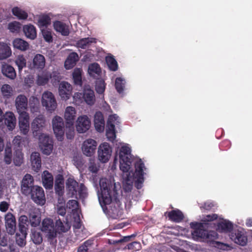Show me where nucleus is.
Instances as JSON below:
<instances>
[{
	"instance_id": "obj_1",
	"label": "nucleus",
	"mask_w": 252,
	"mask_h": 252,
	"mask_svg": "<svg viewBox=\"0 0 252 252\" xmlns=\"http://www.w3.org/2000/svg\"><path fill=\"white\" fill-rule=\"evenodd\" d=\"M99 185L101 196H99V201L103 212L106 214H111L118 216L121 213V202L115 197L113 200L111 195L112 186L108 182L106 179H100Z\"/></svg>"
},
{
	"instance_id": "obj_2",
	"label": "nucleus",
	"mask_w": 252,
	"mask_h": 252,
	"mask_svg": "<svg viewBox=\"0 0 252 252\" xmlns=\"http://www.w3.org/2000/svg\"><path fill=\"white\" fill-rule=\"evenodd\" d=\"M218 217L217 214H212L204 217L202 220L203 222H191L190 223V226L193 229L191 232L193 238L195 239H203L209 241L216 239L218 235L217 232L215 231H208L204 227V225L208 224L207 222L216 220Z\"/></svg>"
},
{
	"instance_id": "obj_3",
	"label": "nucleus",
	"mask_w": 252,
	"mask_h": 252,
	"mask_svg": "<svg viewBox=\"0 0 252 252\" xmlns=\"http://www.w3.org/2000/svg\"><path fill=\"white\" fill-rule=\"evenodd\" d=\"M130 153L131 150L128 147L123 146L120 148L119 154L120 168L123 172V178L127 181H130L131 178L130 175V173L129 172L131 165Z\"/></svg>"
},
{
	"instance_id": "obj_4",
	"label": "nucleus",
	"mask_w": 252,
	"mask_h": 252,
	"mask_svg": "<svg viewBox=\"0 0 252 252\" xmlns=\"http://www.w3.org/2000/svg\"><path fill=\"white\" fill-rule=\"evenodd\" d=\"M39 146L44 154L49 155L53 149V141L48 135L42 133L39 136Z\"/></svg>"
},
{
	"instance_id": "obj_5",
	"label": "nucleus",
	"mask_w": 252,
	"mask_h": 252,
	"mask_svg": "<svg viewBox=\"0 0 252 252\" xmlns=\"http://www.w3.org/2000/svg\"><path fill=\"white\" fill-rule=\"evenodd\" d=\"M29 196L35 203L39 205H44L46 202L44 191L43 188L38 186L31 188Z\"/></svg>"
},
{
	"instance_id": "obj_6",
	"label": "nucleus",
	"mask_w": 252,
	"mask_h": 252,
	"mask_svg": "<svg viewBox=\"0 0 252 252\" xmlns=\"http://www.w3.org/2000/svg\"><path fill=\"white\" fill-rule=\"evenodd\" d=\"M145 168L144 163L141 159L135 163V171L134 176L136 179L135 181V187L137 189H140L142 187L144 182V172L143 168Z\"/></svg>"
},
{
	"instance_id": "obj_7",
	"label": "nucleus",
	"mask_w": 252,
	"mask_h": 252,
	"mask_svg": "<svg viewBox=\"0 0 252 252\" xmlns=\"http://www.w3.org/2000/svg\"><path fill=\"white\" fill-rule=\"evenodd\" d=\"M52 123L53 130L57 139L62 141L64 134V125L63 118L56 116L53 119Z\"/></svg>"
},
{
	"instance_id": "obj_8",
	"label": "nucleus",
	"mask_w": 252,
	"mask_h": 252,
	"mask_svg": "<svg viewBox=\"0 0 252 252\" xmlns=\"http://www.w3.org/2000/svg\"><path fill=\"white\" fill-rule=\"evenodd\" d=\"M41 101L42 105L50 112L54 111L57 107V104L55 96L50 92H45L43 94Z\"/></svg>"
},
{
	"instance_id": "obj_9",
	"label": "nucleus",
	"mask_w": 252,
	"mask_h": 252,
	"mask_svg": "<svg viewBox=\"0 0 252 252\" xmlns=\"http://www.w3.org/2000/svg\"><path fill=\"white\" fill-rule=\"evenodd\" d=\"M112 153V149L107 143H103L100 144L98 149V158L102 162H107Z\"/></svg>"
},
{
	"instance_id": "obj_10",
	"label": "nucleus",
	"mask_w": 252,
	"mask_h": 252,
	"mask_svg": "<svg viewBox=\"0 0 252 252\" xmlns=\"http://www.w3.org/2000/svg\"><path fill=\"white\" fill-rule=\"evenodd\" d=\"M41 230L47 233V236L50 239H53L56 237L57 233L54 228V223L51 219L46 218L43 220Z\"/></svg>"
},
{
	"instance_id": "obj_11",
	"label": "nucleus",
	"mask_w": 252,
	"mask_h": 252,
	"mask_svg": "<svg viewBox=\"0 0 252 252\" xmlns=\"http://www.w3.org/2000/svg\"><path fill=\"white\" fill-rule=\"evenodd\" d=\"M34 180L32 176L29 174H26L23 177L21 184V190L23 194L29 196L31 188L34 187Z\"/></svg>"
},
{
	"instance_id": "obj_12",
	"label": "nucleus",
	"mask_w": 252,
	"mask_h": 252,
	"mask_svg": "<svg viewBox=\"0 0 252 252\" xmlns=\"http://www.w3.org/2000/svg\"><path fill=\"white\" fill-rule=\"evenodd\" d=\"M91 126V121L86 115L80 116L76 121V128L77 131L80 133H85L89 129Z\"/></svg>"
},
{
	"instance_id": "obj_13",
	"label": "nucleus",
	"mask_w": 252,
	"mask_h": 252,
	"mask_svg": "<svg viewBox=\"0 0 252 252\" xmlns=\"http://www.w3.org/2000/svg\"><path fill=\"white\" fill-rule=\"evenodd\" d=\"M76 115V111L74 107L68 106L66 108L64 112V118L66 121V128H69L70 130L73 129Z\"/></svg>"
},
{
	"instance_id": "obj_14",
	"label": "nucleus",
	"mask_w": 252,
	"mask_h": 252,
	"mask_svg": "<svg viewBox=\"0 0 252 252\" xmlns=\"http://www.w3.org/2000/svg\"><path fill=\"white\" fill-rule=\"evenodd\" d=\"M72 86L67 82L63 81L59 84V93L63 100L68 99L72 94Z\"/></svg>"
},
{
	"instance_id": "obj_15",
	"label": "nucleus",
	"mask_w": 252,
	"mask_h": 252,
	"mask_svg": "<svg viewBox=\"0 0 252 252\" xmlns=\"http://www.w3.org/2000/svg\"><path fill=\"white\" fill-rule=\"evenodd\" d=\"M96 142L92 139L86 140L83 144L82 150L83 154L88 157H91L96 149Z\"/></svg>"
},
{
	"instance_id": "obj_16",
	"label": "nucleus",
	"mask_w": 252,
	"mask_h": 252,
	"mask_svg": "<svg viewBox=\"0 0 252 252\" xmlns=\"http://www.w3.org/2000/svg\"><path fill=\"white\" fill-rule=\"evenodd\" d=\"M30 116L28 113H23L19 116V126L20 130L23 134L26 135L30 130Z\"/></svg>"
},
{
	"instance_id": "obj_17",
	"label": "nucleus",
	"mask_w": 252,
	"mask_h": 252,
	"mask_svg": "<svg viewBox=\"0 0 252 252\" xmlns=\"http://www.w3.org/2000/svg\"><path fill=\"white\" fill-rule=\"evenodd\" d=\"M5 227L7 232L14 234L16 230V219L15 216L11 213H8L5 216Z\"/></svg>"
},
{
	"instance_id": "obj_18",
	"label": "nucleus",
	"mask_w": 252,
	"mask_h": 252,
	"mask_svg": "<svg viewBox=\"0 0 252 252\" xmlns=\"http://www.w3.org/2000/svg\"><path fill=\"white\" fill-rule=\"evenodd\" d=\"M15 106L19 114L27 113L26 110L28 108V99L23 94L17 96L15 100Z\"/></svg>"
},
{
	"instance_id": "obj_19",
	"label": "nucleus",
	"mask_w": 252,
	"mask_h": 252,
	"mask_svg": "<svg viewBox=\"0 0 252 252\" xmlns=\"http://www.w3.org/2000/svg\"><path fill=\"white\" fill-rule=\"evenodd\" d=\"M45 125V119L44 117L40 115L36 117L32 123V129L33 133L37 135L38 131H40L44 127Z\"/></svg>"
},
{
	"instance_id": "obj_20",
	"label": "nucleus",
	"mask_w": 252,
	"mask_h": 252,
	"mask_svg": "<svg viewBox=\"0 0 252 252\" xmlns=\"http://www.w3.org/2000/svg\"><path fill=\"white\" fill-rule=\"evenodd\" d=\"M66 186L70 196L77 198V191L80 186L79 183L74 179L69 178L66 181Z\"/></svg>"
},
{
	"instance_id": "obj_21",
	"label": "nucleus",
	"mask_w": 252,
	"mask_h": 252,
	"mask_svg": "<svg viewBox=\"0 0 252 252\" xmlns=\"http://www.w3.org/2000/svg\"><path fill=\"white\" fill-rule=\"evenodd\" d=\"M94 125L97 131L102 132L104 130V119L102 113L100 111L96 112L94 115Z\"/></svg>"
},
{
	"instance_id": "obj_22",
	"label": "nucleus",
	"mask_w": 252,
	"mask_h": 252,
	"mask_svg": "<svg viewBox=\"0 0 252 252\" xmlns=\"http://www.w3.org/2000/svg\"><path fill=\"white\" fill-rule=\"evenodd\" d=\"M231 239L235 242V243L241 245L245 246L247 243V237L244 233L241 231L237 230L235 233L231 234Z\"/></svg>"
},
{
	"instance_id": "obj_23",
	"label": "nucleus",
	"mask_w": 252,
	"mask_h": 252,
	"mask_svg": "<svg viewBox=\"0 0 252 252\" xmlns=\"http://www.w3.org/2000/svg\"><path fill=\"white\" fill-rule=\"evenodd\" d=\"M31 165L34 171H38L41 167V159L40 154L37 152L32 153L30 157Z\"/></svg>"
},
{
	"instance_id": "obj_24",
	"label": "nucleus",
	"mask_w": 252,
	"mask_h": 252,
	"mask_svg": "<svg viewBox=\"0 0 252 252\" xmlns=\"http://www.w3.org/2000/svg\"><path fill=\"white\" fill-rule=\"evenodd\" d=\"M4 124L9 130H13L16 126V119L13 113L8 112L4 116Z\"/></svg>"
},
{
	"instance_id": "obj_25",
	"label": "nucleus",
	"mask_w": 252,
	"mask_h": 252,
	"mask_svg": "<svg viewBox=\"0 0 252 252\" xmlns=\"http://www.w3.org/2000/svg\"><path fill=\"white\" fill-rule=\"evenodd\" d=\"M168 214V217L171 221L175 222H180L182 221L184 218L183 213L179 209L172 210L169 212H166L165 214Z\"/></svg>"
},
{
	"instance_id": "obj_26",
	"label": "nucleus",
	"mask_w": 252,
	"mask_h": 252,
	"mask_svg": "<svg viewBox=\"0 0 252 252\" xmlns=\"http://www.w3.org/2000/svg\"><path fill=\"white\" fill-rule=\"evenodd\" d=\"M54 29L63 36H67L69 34L68 27L63 22L56 21L53 24Z\"/></svg>"
},
{
	"instance_id": "obj_27",
	"label": "nucleus",
	"mask_w": 252,
	"mask_h": 252,
	"mask_svg": "<svg viewBox=\"0 0 252 252\" xmlns=\"http://www.w3.org/2000/svg\"><path fill=\"white\" fill-rule=\"evenodd\" d=\"M42 183L44 187L46 189H51L53 186V177L48 171L43 172L42 176Z\"/></svg>"
},
{
	"instance_id": "obj_28",
	"label": "nucleus",
	"mask_w": 252,
	"mask_h": 252,
	"mask_svg": "<svg viewBox=\"0 0 252 252\" xmlns=\"http://www.w3.org/2000/svg\"><path fill=\"white\" fill-rule=\"evenodd\" d=\"M79 60L78 54L75 52L70 53L64 62V66L66 69H69L75 66Z\"/></svg>"
},
{
	"instance_id": "obj_29",
	"label": "nucleus",
	"mask_w": 252,
	"mask_h": 252,
	"mask_svg": "<svg viewBox=\"0 0 252 252\" xmlns=\"http://www.w3.org/2000/svg\"><path fill=\"white\" fill-rule=\"evenodd\" d=\"M23 32L26 36L31 39H34L36 37L35 28L32 25H27L23 26Z\"/></svg>"
},
{
	"instance_id": "obj_30",
	"label": "nucleus",
	"mask_w": 252,
	"mask_h": 252,
	"mask_svg": "<svg viewBox=\"0 0 252 252\" xmlns=\"http://www.w3.org/2000/svg\"><path fill=\"white\" fill-rule=\"evenodd\" d=\"M45 64V59L41 54H36L33 59V67L35 69H42Z\"/></svg>"
},
{
	"instance_id": "obj_31",
	"label": "nucleus",
	"mask_w": 252,
	"mask_h": 252,
	"mask_svg": "<svg viewBox=\"0 0 252 252\" xmlns=\"http://www.w3.org/2000/svg\"><path fill=\"white\" fill-rule=\"evenodd\" d=\"M96 42V38L93 37H86L82 38L76 42L77 47L85 49L88 48L92 43Z\"/></svg>"
},
{
	"instance_id": "obj_32",
	"label": "nucleus",
	"mask_w": 252,
	"mask_h": 252,
	"mask_svg": "<svg viewBox=\"0 0 252 252\" xmlns=\"http://www.w3.org/2000/svg\"><path fill=\"white\" fill-rule=\"evenodd\" d=\"M12 43L14 48L22 51L27 50L29 47L28 42L20 38H15Z\"/></svg>"
},
{
	"instance_id": "obj_33",
	"label": "nucleus",
	"mask_w": 252,
	"mask_h": 252,
	"mask_svg": "<svg viewBox=\"0 0 252 252\" xmlns=\"http://www.w3.org/2000/svg\"><path fill=\"white\" fill-rule=\"evenodd\" d=\"M11 55L10 47L7 44L0 42V60L7 59Z\"/></svg>"
},
{
	"instance_id": "obj_34",
	"label": "nucleus",
	"mask_w": 252,
	"mask_h": 252,
	"mask_svg": "<svg viewBox=\"0 0 252 252\" xmlns=\"http://www.w3.org/2000/svg\"><path fill=\"white\" fill-rule=\"evenodd\" d=\"M83 97L86 102L89 105H93L95 101L94 92L91 89H85L84 91Z\"/></svg>"
},
{
	"instance_id": "obj_35",
	"label": "nucleus",
	"mask_w": 252,
	"mask_h": 252,
	"mask_svg": "<svg viewBox=\"0 0 252 252\" xmlns=\"http://www.w3.org/2000/svg\"><path fill=\"white\" fill-rule=\"evenodd\" d=\"M3 74L7 77L14 79L16 76V73L13 67L10 65H5L2 67Z\"/></svg>"
},
{
	"instance_id": "obj_36",
	"label": "nucleus",
	"mask_w": 252,
	"mask_h": 252,
	"mask_svg": "<svg viewBox=\"0 0 252 252\" xmlns=\"http://www.w3.org/2000/svg\"><path fill=\"white\" fill-rule=\"evenodd\" d=\"M22 149H18L14 150L13 155V162L15 165L20 166L24 161V154Z\"/></svg>"
},
{
	"instance_id": "obj_37",
	"label": "nucleus",
	"mask_w": 252,
	"mask_h": 252,
	"mask_svg": "<svg viewBox=\"0 0 252 252\" xmlns=\"http://www.w3.org/2000/svg\"><path fill=\"white\" fill-rule=\"evenodd\" d=\"M55 190L56 193L59 196H62L63 194L64 190L63 179L61 176L55 181Z\"/></svg>"
},
{
	"instance_id": "obj_38",
	"label": "nucleus",
	"mask_w": 252,
	"mask_h": 252,
	"mask_svg": "<svg viewBox=\"0 0 252 252\" xmlns=\"http://www.w3.org/2000/svg\"><path fill=\"white\" fill-rule=\"evenodd\" d=\"M72 77L73 82L75 85L79 86L82 85L81 69L78 68L74 69L72 73Z\"/></svg>"
},
{
	"instance_id": "obj_39",
	"label": "nucleus",
	"mask_w": 252,
	"mask_h": 252,
	"mask_svg": "<svg viewBox=\"0 0 252 252\" xmlns=\"http://www.w3.org/2000/svg\"><path fill=\"white\" fill-rule=\"evenodd\" d=\"M12 14L19 19L25 20L28 18V13L18 7H14L12 9Z\"/></svg>"
},
{
	"instance_id": "obj_40",
	"label": "nucleus",
	"mask_w": 252,
	"mask_h": 252,
	"mask_svg": "<svg viewBox=\"0 0 252 252\" xmlns=\"http://www.w3.org/2000/svg\"><path fill=\"white\" fill-rule=\"evenodd\" d=\"M106 62L110 70L115 71L118 69V63L113 56L106 57Z\"/></svg>"
},
{
	"instance_id": "obj_41",
	"label": "nucleus",
	"mask_w": 252,
	"mask_h": 252,
	"mask_svg": "<svg viewBox=\"0 0 252 252\" xmlns=\"http://www.w3.org/2000/svg\"><path fill=\"white\" fill-rule=\"evenodd\" d=\"M125 80L121 77H117L115 80V88L119 94L123 93L125 87Z\"/></svg>"
},
{
	"instance_id": "obj_42",
	"label": "nucleus",
	"mask_w": 252,
	"mask_h": 252,
	"mask_svg": "<svg viewBox=\"0 0 252 252\" xmlns=\"http://www.w3.org/2000/svg\"><path fill=\"white\" fill-rule=\"evenodd\" d=\"M31 237L33 242L36 245H39L42 242V236L39 231H32Z\"/></svg>"
},
{
	"instance_id": "obj_43",
	"label": "nucleus",
	"mask_w": 252,
	"mask_h": 252,
	"mask_svg": "<svg viewBox=\"0 0 252 252\" xmlns=\"http://www.w3.org/2000/svg\"><path fill=\"white\" fill-rule=\"evenodd\" d=\"M51 23V18L47 15H43L39 17L38 25L39 27H46Z\"/></svg>"
},
{
	"instance_id": "obj_44",
	"label": "nucleus",
	"mask_w": 252,
	"mask_h": 252,
	"mask_svg": "<svg viewBox=\"0 0 252 252\" xmlns=\"http://www.w3.org/2000/svg\"><path fill=\"white\" fill-rule=\"evenodd\" d=\"M218 227L223 231L228 232H230L233 228V224L229 221H224L220 222Z\"/></svg>"
},
{
	"instance_id": "obj_45",
	"label": "nucleus",
	"mask_w": 252,
	"mask_h": 252,
	"mask_svg": "<svg viewBox=\"0 0 252 252\" xmlns=\"http://www.w3.org/2000/svg\"><path fill=\"white\" fill-rule=\"evenodd\" d=\"M1 91L3 97L8 98L12 95L13 90L10 85L4 84L1 87Z\"/></svg>"
},
{
	"instance_id": "obj_46",
	"label": "nucleus",
	"mask_w": 252,
	"mask_h": 252,
	"mask_svg": "<svg viewBox=\"0 0 252 252\" xmlns=\"http://www.w3.org/2000/svg\"><path fill=\"white\" fill-rule=\"evenodd\" d=\"M21 28V24L17 21L10 22L8 25V29L13 33L19 32Z\"/></svg>"
},
{
	"instance_id": "obj_47",
	"label": "nucleus",
	"mask_w": 252,
	"mask_h": 252,
	"mask_svg": "<svg viewBox=\"0 0 252 252\" xmlns=\"http://www.w3.org/2000/svg\"><path fill=\"white\" fill-rule=\"evenodd\" d=\"M118 119L116 115H110L107 122L106 128L109 129L115 130V123Z\"/></svg>"
},
{
	"instance_id": "obj_48",
	"label": "nucleus",
	"mask_w": 252,
	"mask_h": 252,
	"mask_svg": "<svg viewBox=\"0 0 252 252\" xmlns=\"http://www.w3.org/2000/svg\"><path fill=\"white\" fill-rule=\"evenodd\" d=\"M15 63L18 67L19 71H21L24 67H26V60L23 55L19 56L15 60Z\"/></svg>"
},
{
	"instance_id": "obj_49",
	"label": "nucleus",
	"mask_w": 252,
	"mask_h": 252,
	"mask_svg": "<svg viewBox=\"0 0 252 252\" xmlns=\"http://www.w3.org/2000/svg\"><path fill=\"white\" fill-rule=\"evenodd\" d=\"M105 83L104 80H99L96 81L95 84V90L99 94L104 93L105 89Z\"/></svg>"
},
{
	"instance_id": "obj_50",
	"label": "nucleus",
	"mask_w": 252,
	"mask_h": 252,
	"mask_svg": "<svg viewBox=\"0 0 252 252\" xmlns=\"http://www.w3.org/2000/svg\"><path fill=\"white\" fill-rule=\"evenodd\" d=\"M23 141V138L21 136L17 135L14 138L12 143L14 150L18 149H22V144Z\"/></svg>"
},
{
	"instance_id": "obj_51",
	"label": "nucleus",
	"mask_w": 252,
	"mask_h": 252,
	"mask_svg": "<svg viewBox=\"0 0 252 252\" xmlns=\"http://www.w3.org/2000/svg\"><path fill=\"white\" fill-rule=\"evenodd\" d=\"M89 71L90 74H99L101 72V68L97 63H93L89 66Z\"/></svg>"
},
{
	"instance_id": "obj_52",
	"label": "nucleus",
	"mask_w": 252,
	"mask_h": 252,
	"mask_svg": "<svg viewBox=\"0 0 252 252\" xmlns=\"http://www.w3.org/2000/svg\"><path fill=\"white\" fill-rule=\"evenodd\" d=\"M29 105L32 111H36L39 105L38 99L34 96L31 97L29 100Z\"/></svg>"
},
{
	"instance_id": "obj_53",
	"label": "nucleus",
	"mask_w": 252,
	"mask_h": 252,
	"mask_svg": "<svg viewBox=\"0 0 252 252\" xmlns=\"http://www.w3.org/2000/svg\"><path fill=\"white\" fill-rule=\"evenodd\" d=\"M5 162L9 164L12 161V150L10 147H6L5 149V155L4 157Z\"/></svg>"
},
{
	"instance_id": "obj_54",
	"label": "nucleus",
	"mask_w": 252,
	"mask_h": 252,
	"mask_svg": "<svg viewBox=\"0 0 252 252\" xmlns=\"http://www.w3.org/2000/svg\"><path fill=\"white\" fill-rule=\"evenodd\" d=\"M79 207V203L75 200H70L66 204V207L73 211H76Z\"/></svg>"
},
{
	"instance_id": "obj_55",
	"label": "nucleus",
	"mask_w": 252,
	"mask_h": 252,
	"mask_svg": "<svg viewBox=\"0 0 252 252\" xmlns=\"http://www.w3.org/2000/svg\"><path fill=\"white\" fill-rule=\"evenodd\" d=\"M51 79V82L53 85H56L61 79L60 73L56 71H53L50 76Z\"/></svg>"
},
{
	"instance_id": "obj_56",
	"label": "nucleus",
	"mask_w": 252,
	"mask_h": 252,
	"mask_svg": "<svg viewBox=\"0 0 252 252\" xmlns=\"http://www.w3.org/2000/svg\"><path fill=\"white\" fill-rule=\"evenodd\" d=\"M49 77L46 75H38L36 80L37 84L39 86H43L47 84Z\"/></svg>"
},
{
	"instance_id": "obj_57",
	"label": "nucleus",
	"mask_w": 252,
	"mask_h": 252,
	"mask_svg": "<svg viewBox=\"0 0 252 252\" xmlns=\"http://www.w3.org/2000/svg\"><path fill=\"white\" fill-rule=\"evenodd\" d=\"M86 195V188L84 184H80L77 191V196L79 195L80 198H84Z\"/></svg>"
},
{
	"instance_id": "obj_58",
	"label": "nucleus",
	"mask_w": 252,
	"mask_h": 252,
	"mask_svg": "<svg viewBox=\"0 0 252 252\" xmlns=\"http://www.w3.org/2000/svg\"><path fill=\"white\" fill-rule=\"evenodd\" d=\"M42 34L45 40L48 42H51L53 41V37L51 32L48 31H42Z\"/></svg>"
},
{
	"instance_id": "obj_59",
	"label": "nucleus",
	"mask_w": 252,
	"mask_h": 252,
	"mask_svg": "<svg viewBox=\"0 0 252 252\" xmlns=\"http://www.w3.org/2000/svg\"><path fill=\"white\" fill-rule=\"evenodd\" d=\"M88 169L93 173H96L99 170V168L94 162L91 161L89 165Z\"/></svg>"
},
{
	"instance_id": "obj_60",
	"label": "nucleus",
	"mask_w": 252,
	"mask_h": 252,
	"mask_svg": "<svg viewBox=\"0 0 252 252\" xmlns=\"http://www.w3.org/2000/svg\"><path fill=\"white\" fill-rule=\"evenodd\" d=\"M28 224H19V229L22 235L26 237L27 233Z\"/></svg>"
},
{
	"instance_id": "obj_61",
	"label": "nucleus",
	"mask_w": 252,
	"mask_h": 252,
	"mask_svg": "<svg viewBox=\"0 0 252 252\" xmlns=\"http://www.w3.org/2000/svg\"><path fill=\"white\" fill-rule=\"evenodd\" d=\"M9 204L6 201H2L0 203V211L5 212L8 209Z\"/></svg>"
},
{
	"instance_id": "obj_62",
	"label": "nucleus",
	"mask_w": 252,
	"mask_h": 252,
	"mask_svg": "<svg viewBox=\"0 0 252 252\" xmlns=\"http://www.w3.org/2000/svg\"><path fill=\"white\" fill-rule=\"evenodd\" d=\"M230 145H231V143H230V141L227 140L223 141L220 144V147L222 148H225V150H226L227 149L229 148L230 147Z\"/></svg>"
},
{
	"instance_id": "obj_63",
	"label": "nucleus",
	"mask_w": 252,
	"mask_h": 252,
	"mask_svg": "<svg viewBox=\"0 0 252 252\" xmlns=\"http://www.w3.org/2000/svg\"><path fill=\"white\" fill-rule=\"evenodd\" d=\"M106 134L109 141H113L116 138V132H106Z\"/></svg>"
},
{
	"instance_id": "obj_64",
	"label": "nucleus",
	"mask_w": 252,
	"mask_h": 252,
	"mask_svg": "<svg viewBox=\"0 0 252 252\" xmlns=\"http://www.w3.org/2000/svg\"><path fill=\"white\" fill-rule=\"evenodd\" d=\"M57 213L59 215L64 216L66 214V209L64 207L60 206L58 208Z\"/></svg>"
}]
</instances>
